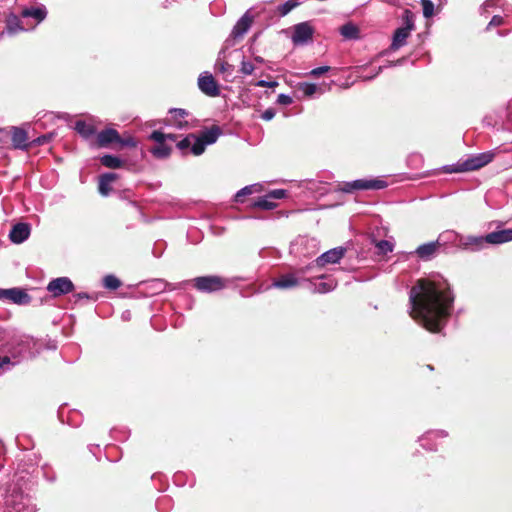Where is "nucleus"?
Segmentation results:
<instances>
[{"label":"nucleus","mask_w":512,"mask_h":512,"mask_svg":"<svg viewBox=\"0 0 512 512\" xmlns=\"http://www.w3.org/2000/svg\"><path fill=\"white\" fill-rule=\"evenodd\" d=\"M298 88L304 93L305 96H312L318 89L316 84L306 82L300 83Z\"/></svg>","instance_id":"obj_39"},{"label":"nucleus","mask_w":512,"mask_h":512,"mask_svg":"<svg viewBox=\"0 0 512 512\" xmlns=\"http://www.w3.org/2000/svg\"><path fill=\"white\" fill-rule=\"evenodd\" d=\"M251 23L252 17L249 16V12L247 11L234 25L230 37L233 39L242 38L249 30Z\"/></svg>","instance_id":"obj_18"},{"label":"nucleus","mask_w":512,"mask_h":512,"mask_svg":"<svg viewBox=\"0 0 512 512\" xmlns=\"http://www.w3.org/2000/svg\"><path fill=\"white\" fill-rule=\"evenodd\" d=\"M319 251V241L316 238L299 236L290 245V254L299 259L315 256Z\"/></svg>","instance_id":"obj_6"},{"label":"nucleus","mask_w":512,"mask_h":512,"mask_svg":"<svg viewBox=\"0 0 512 512\" xmlns=\"http://www.w3.org/2000/svg\"><path fill=\"white\" fill-rule=\"evenodd\" d=\"M454 294L439 274L416 281L409 292L410 316L430 332H440L453 310Z\"/></svg>","instance_id":"obj_1"},{"label":"nucleus","mask_w":512,"mask_h":512,"mask_svg":"<svg viewBox=\"0 0 512 512\" xmlns=\"http://www.w3.org/2000/svg\"><path fill=\"white\" fill-rule=\"evenodd\" d=\"M150 152L155 158L164 159L171 154V147L165 143L157 144L150 150Z\"/></svg>","instance_id":"obj_31"},{"label":"nucleus","mask_w":512,"mask_h":512,"mask_svg":"<svg viewBox=\"0 0 512 512\" xmlns=\"http://www.w3.org/2000/svg\"><path fill=\"white\" fill-rule=\"evenodd\" d=\"M314 28L309 22H301L293 27L291 40L294 45H304L312 40Z\"/></svg>","instance_id":"obj_11"},{"label":"nucleus","mask_w":512,"mask_h":512,"mask_svg":"<svg viewBox=\"0 0 512 512\" xmlns=\"http://www.w3.org/2000/svg\"><path fill=\"white\" fill-rule=\"evenodd\" d=\"M275 114L276 112L274 109L268 108L262 113L261 118L265 121H270L275 117Z\"/></svg>","instance_id":"obj_48"},{"label":"nucleus","mask_w":512,"mask_h":512,"mask_svg":"<svg viewBox=\"0 0 512 512\" xmlns=\"http://www.w3.org/2000/svg\"><path fill=\"white\" fill-rule=\"evenodd\" d=\"M387 182L379 178L357 179L343 182L339 190L345 193H353L359 190H381L387 187Z\"/></svg>","instance_id":"obj_8"},{"label":"nucleus","mask_w":512,"mask_h":512,"mask_svg":"<svg viewBox=\"0 0 512 512\" xmlns=\"http://www.w3.org/2000/svg\"><path fill=\"white\" fill-rule=\"evenodd\" d=\"M0 300L8 301L17 305H27L31 302L29 294L21 288H0Z\"/></svg>","instance_id":"obj_10"},{"label":"nucleus","mask_w":512,"mask_h":512,"mask_svg":"<svg viewBox=\"0 0 512 512\" xmlns=\"http://www.w3.org/2000/svg\"><path fill=\"white\" fill-rule=\"evenodd\" d=\"M76 296L78 299H89L90 298L89 295L85 292L78 293Z\"/></svg>","instance_id":"obj_50"},{"label":"nucleus","mask_w":512,"mask_h":512,"mask_svg":"<svg viewBox=\"0 0 512 512\" xmlns=\"http://www.w3.org/2000/svg\"><path fill=\"white\" fill-rule=\"evenodd\" d=\"M75 130L85 138H88L95 133V129L92 125L81 120L75 123Z\"/></svg>","instance_id":"obj_32"},{"label":"nucleus","mask_w":512,"mask_h":512,"mask_svg":"<svg viewBox=\"0 0 512 512\" xmlns=\"http://www.w3.org/2000/svg\"><path fill=\"white\" fill-rule=\"evenodd\" d=\"M254 60L260 64L264 63V59L261 56H255Z\"/></svg>","instance_id":"obj_52"},{"label":"nucleus","mask_w":512,"mask_h":512,"mask_svg":"<svg viewBox=\"0 0 512 512\" xmlns=\"http://www.w3.org/2000/svg\"><path fill=\"white\" fill-rule=\"evenodd\" d=\"M293 99L291 96L287 94H279L277 98V103L280 105H290L292 104Z\"/></svg>","instance_id":"obj_45"},{"label":"nucleus","mask_w":512,"mask_h":512,"mask_svg":"<svg viewBox=\"0 0 512 512\" xmlns=\"http://www.w3.org/2000/svg\"><path fill=\"white\" fill-rule=\"evenodd\" d=\"M329 69H330L329 66H321V67L312 69L309 74L313 77H319V76L323 75L324 73L328 72Z\"/></svg>","instance_id":"obj_44"},{"label":"nucleus","mask_w":512,"mask_h":512,"mask_svg":"<svg viewBox=\"0 0 512 512\" xmlns=\"http://www.w3.org/2000/svg\"><path fill=\"white\" fill-rule=\"evenodd\" d=\"M340 34L347 40H357L360 37L359 28L352 22H348L340 27Z\"/></svg>","instance_id":"obj_27"},{"label":"nucleus","mask_w":512,"mask_h":512,"mask_svg":"<svg viewBox=\"0 0 512 512\" xmlns=\"http://www.w3.org/2000/svg\"><path fill=\"white\" fill-rule=\"evenodd\" d=\"M423 16L425 18H430L434 14V4L431 0H421Z\"/></svg>","instance_id":"obj_38"},{"label":"nucleus","mask_w":512,"mask_h":512,"mask_svg":"<svg viewBox=\"0 0 512 512\" xmlns=\"http://www.w3.org/2000/svg\"><path fill=\"white\" fill-rule=\"evenodd\" d=\"M198 88L209 97H217L220 95L219 85L209 72L200 74L198 77Z\"/></svg>","instance_id":"obj_13"},{"label":"nucleus","mask_w":512,"mask_h":512,"mask_svg":"<svg viewBox=\"0 0 512 512\" xmlns=\"http://www.w3.org/2000/svg\"><path fill=\"white\" fill-rule=\"evenodd\" d=\"M448 435L449 434L446 430L427 431L419 438V443L424 449L434 451L437 449L436 441L447 438Z\"/></svg>","instance_id":"obj_15"},{"label":"nucleus","mask_w":512,"mask_h":512,"mask_svg":"<svg viewBox=\"0 0 512 512\" xmlns=\"http://www.w3.org/2000/svg\"><path fill=\"white\" fill-rule=\"evenodd\" d=\"M103 285L107 289L116 290L121 286V282L114 275H106L103 279Z\"/></svg>","instance_id":"obj_37"},{"label":"nucleus","mask_w":512,"mask_h":512,"mask_svg":"<svg viewBox=\"0 0 512 512\" xmlns=\"http://www.w3.org/2000/svg\"><path fill=\"white\" fill-rule=\"evenodd\" d=\"M21 15L24 18H29V17L34 18V19H36L37 23H40L47 16V9L44 5L33 6V7L25 8L21 12Z\"/></svg>","instance_id":"obj_24"},{"label":"nucleus","mask_w":512,"mask_h":512,"mask_svg":"<svg viewBox=\"0 0 512 512\" xmlns=\"http://www.w3.org/2000/svg\"><path fill=\"white\" fill-rule=\"evenodd\" d=\"M255 85L257 87H276L278 86V82L277 81H266V80H258Z\"/></svg>","instance_id":"obj_47"},{"label":"nucleus","mask_w":512,"mask_h":512,"mask_svg":"<svg viewBox=\"0 0 512 512\" xmlns=\"http://www.w3.org/2000/svg\"><path fill=\"white\" fill-rule=\"evenodd\" d=\"M37 142H38V143H42L41 138H38V139H37Z\"/></svg>","instance_id":"obj_56"},{"label":"nucleus","mask_w":512,"mask_h":512,"mask_svg":"<svg viewBox=\"0 0 512 512\" xmlns=\"http://www.w3.org/2000/svg\"><path fill=\"white\" fill-rule=\"evenodd\" d=\"M510 241H512V229L494 231L486 235L487 244L498 245Z\"/></svg>","instance_id":"obj_20"},{"label":"nucleus","mask_w":512,"mask_h":512,"mask_svg":"<svg viewBox=\"0 0 512 512\" xmlns=\"http://www.w3.org/2000/svg\"><path fill=\"white\" fill-rule=\"evenodd\" d=\"M494 155L495 154L492 151L475 154L464 161H459L452 165H446L443 167V170L446 173H459L477 170L489 164L493 160Z\"/></svg>","instance_id":"obj_4"},{"label":"nucleus","mask_w":512,"mask_h":512,"mask_svg":"<svg viewBox=\"0 0 512 512\" xmlns=\"http://www.w3.org/2000/svg\"><path fill=\"white\" fill-rule=\"evenodd\" d=\"M194 287L204 293L219 291L225 287V280L219 276L209 275L193 279Z\"/></svg>","instance_id":"obj_9"},{"label":"nucleus","mask_w":512,"mask_h":512,"mask_svg":"<svg viewBox=\"0 0 512 512\" xmlns=\"http://www.w3.org/2000/svg\"><path fill=\"white\" fill-rule=\"evenodd\" d=\"M287 196V190L285 189H275L264 196L258 198L254 203L253 206L256 208H260L263 210H272L276 207L275 200L283 199Z\"/></svg>","instance_id":"obj_12"},{"label":"nucleus","mask_w":512,"mask_h":512,"mask_svg":"<svg viewBox=\"0 0 512 512\" xmlns=\"http://www.w3.org/2000/svg\"><path fill=\"white\" fill-rule=\"evenodd\" d=\"M404 26L399 27L395 30L390 49L393 51L398 50L407 43L412 30H414V15L410 10H405L403 13Z\"/></svg>","instance_id":"obj_7"},{"label":"nucleus","mask_w":512,"mask_h":512,"mask_svg":"<svg viewBox=\"0 0 512 512\" xmlns=\"http://www.w3.org/2000/svg\"><path fill=\"white\" fill-rule=\"evenodd\" d=\"M170 117L166 120V124L176 129L183 130L189 127L187 117L189 112L181 108H172L169 110Z\"/></svg>","instance_id":"obj_16"},{"label":"nucleus","mask_w":512,"mask_h":512,"mask_svg":"<svg viewBox=\"0 0 512 512\" xmlns=\"http://www.w3.org/2000/svg\"><path fill=\"white\" fill-rule=\"evenodd\" d=\"M307 281L309 282V289L314 293H328L334 290L336 287V282L332 279L327 281L321 280L317 282H312L309 280Z\"/></svg>","instance_id":"obj_25"},{"label":"nucleus","mask_w":512,"mask_h":512,"mask_svg":"<svg viewBox=\"0 0 512 512\" xmlns=\"http://www.w3.org/2000/svg\"><path fill=\"white\" fill-rule=\"evenodd\" d=\"M4 340L5 336L0 333V374L39 353L37 342L30 336H15L7 344Z\"/></svg>","instance_id":"obj_2"},{"label":"nucleus","mask_w":512,"mask_h":512,"mask_svg":"<svg viewBox=\"0 0 512 512\" xmlns=\"http://www.w3.org/2000/svg\"><path fill=\"white\" fill-rule=\"evenodd\" d=\"M382 70H383V67H382V66H380V67H378V68H377V71H376L373 75H371V76H365L363 79H364V80H372V79H374L377 75H379V74L382 72Z\"/></svg>","instance_id":"obj_49"},{"label":"nucleus","mask_w":512,"mask_h":512,"mask_svg":"<svg viewBox=\"0 0 512 512\" xmlns=\"http://www.w3.org/2000/svg\"><path fill=\"white\" fill-rule=\"evenodd\" d=\"M440 243L438 241L428 242L420 245L415 253L422 260H430L436 254L437 249L439 248Z\"/></svg>","instance_id":"obj_23"},{"label":"nucleus","mask_w":512,"mask_h":512,"mask_svg":"<svg viewBox=\"0 0 512 512\" xmlns=\"http://www.w3.org/2000/svg\"><path fill=\"white\" fill-rule=\"evenodd\" d=\"M4 131L3 130H0V134H2Z\"/></svg>","instance_id":"obj_57"},{"label":"nucleus","mask_w":512,"mask_h":512,"mask_svg":"<svg viewBox=\"0 0 512 512\" xmlns=\"http://www.w3.org/2000/svg\"><path fill=\"white\" fill-rule=\"evenodd\" d=\"M30 235V226L26 223L15 224L9 234L13 243L20 244L28 239Z\"/></svg>","instance_id":"obj_19"},{"label":"nucleus","mask_w":512,"mask_h":512,"mask_svg":"<svg viewBox=\"0 0 512 512\" xmlns=\"http://www.w3.org/2000/svg\"><path fill=\"white\" fill-rule=\"evenodd\" d=\"M13 508L16 512H36V506L28 497H21V501L14 502Z\"/></svg>","instance_id":"obj_30"},{"label":"nucleus","mask_w":512,"mask_h":512,"mask_svg":"<svg viewBox=\"0 0 512 512\" xmlns=\"http://www.w3.org/2000/svg\"><path fill=\"white\" fill-rule=\"evenodd\" d=\"M486 243V235L485 236H468L466 238V245L474 246L476 249H481L484 247Z\"/></svg>","instance_id":"obj_36"},{"label":"nucleus","mask_w":512,"mask_h":512,"mask_svg":"<svg viewBox=\"0 0 512 512\" xmlns=\"http://www.w3.org/2000/svg\"><path fill=\"white\" fill-rule=\"evenodd\" d=\"M300 0H287L285 3L279 6L278 10L281 16L287 15L291 10L299 6Z\"/></svg>","instance_id":"obj_35"},{"label":"nucleus","mask_w":512,"mask_h":512,"mask_svg":"<svg viewBox=\"0 0 512 512\" xmlns=\"http://www.w3.org/2000/svg\"><path fill=\"white\" fill-rule=\"evenodd\" d=\"M375 247L378 255H386L394 249V244L388 240H380L376 242Z\"/></svg>","instance_id":"obj_33"},{"label":"nucleus","mask_w":512,"mask_h":512,"mask_svg":"<svg viewBox=\"0 0 512 512\" xmlns=\"http://www.w3.org/2000/svg\"><path fill=\"white\" fill-rule=\"evenodd\" d=\"M255 70L252 62L243 59L240 64V72L244 75H251Z\"/></svg>","instance_id":"obj_41"},{"label":"nucleus","mask_w":512,"mask_h":512,"mask_svg":"<svg viewBox=\"0 0 512 512\" xmlns=\"http://www.w3.org/2000/svg\"><path fill=\"white\" fill-rule=\"evenodd\" d=\"M12 143L14 148L26 150L29 147L27 132L19 127H12Z\"/></svg>","instance_id":"obj_22"},{"label":"nucleus","mask_w":512,"mask_h":512,"mask_svg":"<svg viewBox=\"0 0 512 512\" xmlns=\"http://www.w3.org/2000/svg\"><path fill=\"white\" fill-rule=\"evenodd\" d=\"M117 140H120V135L113 128L104 129L97 134V143L100 147H106L113 142L117 143Z\"/></svg>","instance_id":"obj_21"},{"label":"nucleus","mask_w":512,"mask_h":512,"mask_svg":"<svg viewBox=\"0 0 512 512\" xmlns=\"http://www.w3.org/2000/svg\"><path fill=\"white\" fill-rule=\"evenodd\" d=\"M117 143L124 147H136L137 144L135 139L131 136H128L126 138L120 137V140H117Z\"/></svg>","instance_id":"obj_43"},{"label":"nucleus","mask_w":512,"mask_h":512,"mask_svg":"<svg viewBox=\"0 0 512 512\" xmlns=\"http://www.w3.org/2000/svg\"><path fill=\"white\" fill-rule=\"evenodd\" d=\"M149 139L154 140L157 144H162L165 143L166 141V134H164L161 131L155 130L150 134Z\"/></svg>","instance_id":"obj_42"},{"label":"nucleus","mask_w":512,"mask_h":512,"mask_svg":"<svg viewBox=\"0 0 512 512\" xmlns=\"http://www.w3.org/2000/svg\"><path fill=\"white\" fill-rule=\"evenodd\" d=\"M24 28L21 26L20 21L17 17L9 19L6 26V32L10 35L16 34L19 31H23Z\"/></svg>","instance_id":"obj_34"},{"label":"nucleus","mask_w":512,"mask_h":512,"mask_svg":"<svg viewBox=\"0 0 512 512\" xmlns=\"http://www.w3.org/2000/svg\"><path fill=\"white\" fill-rule=\"evenodd\" d=\"M169 139L171 141L176 140V136L174 134H166V140Z\"/></svg>","instance_id":"obj_53"},{"label":"nucleus","mask_w":512,"mask_h":512,"mask_svg":"<svg viewBox=\"0 0 512 512\" xmlns=\"http://www.w3.org/2000/svg\"><path fill=\"white\" fill-rule=\"evenodd\" d=\"M223 54L224 51H220L218 58L215 62V70L223 75L230 76L233 72V65L223 60Z\"/></svg>","instance_id":"obj_28"},{"label":"nucleus","mask_w":512,"mask_h":512,"mask_svg":"<svg viewBox=\"0 0 512 512\" xmlns=\"http://www.w3.org/2000/svg\"><path fill=\"white\" fill-rule=\"evenodd\" d=\"M402 59L400 60H397L395 62H389L388 66H396V65H400L402 63Z\"/></svg>","instance_id":"obj_51"},{"label":"nucleus","mask_w":512,"mask_h":512,"mask_svg":"<svg viewBox=\"0 0 512 512\" xmlns=\"http://www.w3.org/2000/svg\"><path fill=\"white\" fill-rule=\"evenodd\" d=\"M311 266L312 265L309 264L283 273L272 282L271 286L282 290L298 287L302 282L306 281L305 275L310 270Z\"/></svg>","instance_id":"obj_5"},{"label":"nucleus","mask_w":512,"mask_h":512,"mask_svg":"<svg viewBox=\"0 0 512 512\" xmlns=\"http://www.w3.org/2000/svg\"><path fill=\"white\" fill-rule=\"evenodd\" d=\"M117 179V174L115 173H104L99 178V193L102 196H107L111 190L110 184Z\"/></svg>","instance_id":"obj_26"},{"label":"nucleus","mask_w":512,"mask_h":512,"mask_svg":"<svg viewBox=\"0 0 512 512\" xmlns=\"http://www.w3.org/2000/svg\"><path fill=\"white\" fill-rule=\"evenodd\" d=\"M47 290L54 297H59L72 292L74 284L68 277H58L48 283Z\"/></svg>","instance_id":"obj_14"},{"label":"nucleus","mask_w":512,"mask_h":512,"mask_svg":"<svg viewBox=\"0 0 512 512\" xmlns=\"http://www.w3.org/2000/svg\"><path fill=\"white\" fill-rule=\"evenodd\" d=\"M383 2L389 3L391 5H396L398 0H382Z\"/></svg>","instance_id":"obj_54"},{"label":"nucleus","mask_w":512,"mask_h":512,"mask_svg":"<svg viewBox=\"0 0 512 512\" xmlns=\"http://www.w3.org/2000/svg\"><path fill=\"white\" fill-rule=\"evenodd\" d=\"M100 162L103 166L111 169H118L121 168L124 164V161L121 160L119 157L105 154L100 158Z\"/></svg>","instance_id":"obj_29"},{"label":"nucleus","mask_w":512,"mask_h":512,"mask_svg":"<svg viewBox=\"0 0 512 512\" xmlns=\"http://www.w3.org/2000/svg\"><path fill=\"white\" fill-rule=\"evenodd\" d=\"M484 6H485V7L490 6V1L485 2Z\"/></svg>","instance_id":"obj_55"},{"label":"nucleus","mask_w":512,"mask_h":512,"mask_svg":"<svg viewBox=\"0 0 512 512\" xmlns=\"http://www.w3.org/2000/svg\"><path fill=\"white\" fill-rule=\"evenodd\" d=\"M504 23V18L500 15H495L492 17L491 21L489 22L487 29H489L492 26H500Z\"/></svg>","instance_id":"obj_46"},{"label":"nucleus","mask_w":512,"mask_h":512,"mask_svg":"<svg viewBox=\"0 0 512 512\" xmlns=\"http://www.w3.org/2000/svg\"><path fill=\"white\" fill-rule=\"evenodd\" d=\"M221 129L214 125L209 129L202 130L199 134H188L177 143L181 151L190 149L195 156L201 155L208 145L214 144L221 135Z\"/></svg>","instance_id":"obj_3"},{"label":"nucleus","mask_w":512,"mask_h":512,"mask_svg":"<svg viewBox=\"0 0 512 512\" xmlns=\"http://www.w3.org/2000/svg\"><path fill=\"white\" fill-rule=\"evenodd\" d=\"M255 187H256V185H249V186H245L244 188L240 189L235 195V201L241 202L242 197H244L246 195H250L256 190Z\"/></svg>","instance_id":"obj_40"},{"label":"nucleus","mask_w":512,"mask_h":512,"mask_svg":"<svg viewBox=\"0 0 512 512\" xmlns=\"http://www.w3.org/2000/svg\"><path fill=\"white\" fill-rule=\"evenodd\" d=\"M345 252L346 249L343 247L330 249L317 257L315 264L319 267H323L326 264L338 263L344 257Z\"/></svg>","instance_id":"obj_17"}]
</instances>
